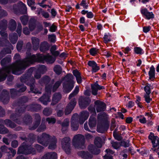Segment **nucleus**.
<instances>
[{"mask_svg":"<svg viewBox=\"0 0 159 159\" xmlns=\"http://www.w3.org/2000/svg\"><path fill=\"white\" fill-rule=\"evenodd\" d=\"M27 105H20V106H19V107L16 108V111L19 114H23L24 113L26 110L27 111Z\"/></svg>","mask_w":159,"mask_h":159,"instance_id":"79ce46f5","label":"nucleus"},{"mask_svg":"<svg viewBox=\"0 0 159 159\" xmlns=\"http://www.w3.org/2000/svg\"><path fill=\"white\" fill-rule=\"evenodd\" d=\"M27 111L31 112H38L41 109L40 105L37 103H32L27 105Z\"/></svg>","mask_w":159,"mask_h":159,"instance_id":"6ab92c4d","label":"nucleus"},{"mask_svg":"<svg viewBox=\"0 0 159 159\" xmlns=\"http://www.w3.org/2000/svg\"><path fill=\"white\" fill-rule=\"evenodd\" d=\"M20 115L19 114L15 113H12L10 116V119L16 123L21 125L22 123V121L19 118Z\"/></svg>","mask_w":159,"mask_h":159,"instance_id":"cd10ccee","label":"nucleus"},{"mask_svg":"<svg viewBox=\"0 0 159 159\" xmlns=\"http://www.w3.org/2000/svg\"><path fill=\"white\" fill-rule=\"evenodd\" d=\"M94 104L96 106V110L98 113L104 111H105L107 105L103 102L99 100H97L94 102Z\"/></svg>","mask_w":159,"mask_h":159,"instance_id":"f8f14e48","label":"nucleus"},{"mask_svg":"<svg viewBox=\"0 0 159 159\" xmlns=\"http://www.w3.org/2000/svg\"><path fill=\"white\" fill-rule=\"evenodd\" d=\"M80 5L83 7L84 8L86 9H87L89 7V5L86 2V0H82L80 4L78 3L75 6V8L77 9H80Z\"/></svg>","mask_w":159,"mask_h":159,"instance_id":"58836bf2","label":"nucleus"},{"mask_svg":"<svg viewBox=\"0 0 159 159\" xmlns=\"http://www.w3.org/2000/svg\"><path fill=\"white\" fill-rule=\"evenodd\" d=\"M76 104L75 98L72 99L70 102L66 106L65 109V115H68L70 114L75 108Z\"/></svg>","mask_w":159,"mask_h":159,"instance_id":"9b49d317","label":"nucleus"},{"mask_svg":"<svg viewBox=\"0 0 159 159\" xmlns=\"http://www.w3.org/2000/svg\"><path fill=\"white\" fill-rule=\"evenodd\" d=\"M29 99L28 97L26 96H23L21 97L17 102V104L18 106L20 105H25L24 104L28 101Z\"/></svg>","mask_w":159,"mask_h":159,"instance_id":"ea45409f","label":"nucleus"},{"mask_svg":"<svg viewBox=\"0 0 159 159\" xmlns=\"http://www.w3.org/2000/svg\"><path fill=\"white\" fill-rule=\"evenodd\" d=\"M40 56V54H38L37 57L34 55H31V53H27L26 52V56L25 58L23 59V62L24 63V66H26V67L32 64L35 62H40V60L39 59V57Z\"/></svg>","mask_w":159,"mask_h":159,"instance_id":"20e7f679","label":"nucleus"},{"mask_svg":"<svg viewBox=\"0 0 159 159\" xmlns=\"http://www.w3.org/2000/svg\"><path fill=\"white\" fill-rule=\"evenodd\" d=\"M74 85V82H67L66 84H64L63 85L64 91L66 93H70L73 89Z\"/></svg>","mask_w":159,"mask_h":159,"instance_id":"4be33fe9","label":"nucleus"},{"mask_svg":"<svg viewBox=\"0 0 159 159\" xmlns=\"http://www.w3.org/2000/svg\"><path fill=\"white\" fill-rule=\"evenodd\" d=\"M20 82L22 83H21L16 84V88H20L19 90H18V93H22L25 92L27 88L26 86L24 85L23 84L24 83L22 82L21 81Z\"/></svg>","mask_w":159,"mask_h":159,"instance_id":"a19ab883","label":"nucleus"},{"mask_svg":"<svg viewBox=\"0 0 159 159\" xmlns=\"http://www.w3.org/2000/svg\"><path fill=\"white\" fill-rule=\"evenodd\" d=\"M11 61V58L10 56H7L2 59L0 63L3 67L2 70L3 71H7L9 70V67L7 65L10 63Z\"/></svg>","mask_w":159,"mask_h":159,"instance_id":"dca6fc26","label":"nucleus"},{"mask_svg":"<svg viewBox=\"0 0 159 159\" xmlns=\"http://www.w3.org/2000/svg\"><path fill=\"white\" fill-rule=\"evenodd\" d=\"M94 143L97 148H101L102 144V139L99 137L96 138L94 140Z\"/></svg>","mask_w":159,"mask_h":159,"instance_id":"37998d69","label":"nucleus"},{"mask_svg":"<svg viewBox=\"0 0 159 159\" xmlns=\"http://www.w3.org/2000/svg\"><path fill=\"white\" fill-rule=\"evenodd\" d=\"M41 13L42 16L45 18H48L49 17V15L48 12L43 10L42 8H40L39 9L38 14Z\"/></svg>","mask_w":159,"mask_h":159,"instance_id":"4d7b16f0","label":"nucleus"},{"mask_svg":"<svg viewBox=\"0 0 159 159\" xmlns=\"http://www.w3.org/2000/svg\"><path fill=\"white\" fill-rule=\"evenodd\" d=\"M9 39L11 43L15 44L16 43L18 40L17 34L16 33H11L9 35Z\"/></svg>","mask_w":159,"mask_h":159,"instance_id":"2f4dec72","label":"nucleus"},{"mask_svg":"<svg viewBox=\"0 0 159 159\" xmlns=\"http://www.w3.org/2000/svg\"><path fill=\"white\" fill-rule=\"evenodd\" d=\"M39 59L40 60V63H44L45 62L47 64H52L56 60L55 57L49 55V53L46 55L40 54V56L39 57Z\"/></svg>","mask_w":159,"mask_h":159,"instance_id":"6e6552de","label":"nucleus"},{"mask_svg":"<svg viewBox=\"0 0 159 159\" xmlns=\"http://www.w3.org/2000/svg\"><path fill=\"white\" fill-rule=\"evenodd\" d=\"M57 153L54 152H51L45 154L41 159H57Z\"/></svg>","mask_w":159,"mask_h":159,"instance_id":"393cba45","label":"nucleus"},{"mask_svg":"<svg viewBox=\"0 0 159 159\" xmlns=\"http://www.w3.org/2000/svg\"><path fill=\"white\" fill-rule=\"evenodd\" d=\"M111 35L110 33H105L104 35V36L103 38V39H104V42L105 43H107L108 42L111 41Z\"/></svg>","mask_w":159,"mask_h":159,"instance_id":"8fccbe9b","label":"nucleus"},{"mask_svg":"<svg viewBox=\"0 0 159 159\" xmlns=\"http://www.w3.org/2000/svg\"><path fill=\"white\" fill-rule=\"evenodd\" d=\"M10 45L11 47H12L8 40H7L6 39H3L2 38L0 37V46L6 47Z\"/></svg>","mask_w":159,"mask_h":159,"instance_id":"c03bdc74","label":"nucleus"},{"mask_svg":"<svg viewBox=\"0 0 159 159\" xmlns=\"http://www.w3.org/2000/svg\"><path fill=\"white\" fill-rule=\"evenodd\" d=\"M22 123L23 122L26 125L31 124L32 122V116L29 114H25L22 119Z\"/></svg>","mask_w":159,"mask_h":159,"instance_id":"c85d7f7f","label":"nucleus"},{"mask_svg":"<svg viewBox=\"0 0 159 159\" xmlns=\"http://www.w3.org/2000/svg\"><path fill=\"white\" fill-rule=\"evenodd\" d=\"M36 26V21L34 18H31L29 23V28L30 31H32L35 29Z\"/></svg>","mask_w":159,"mask_h":159,"instance_id":"f704fd0d","label":"nucleus"},{"mask_svg":"<svg viewBox=\"0 0 159 159\" xmlns=\"http://www.w3.org/2000/svg\"><path fill=\"white\" fill-rule=\"evenodd\" d=\"M36 138V135L32 133H30L28 135V141L30 143H32L35 142Z\"/></svg>","mask_w":159,"mask_h":159,"instance_id":"a18cd8bd","label":"nucleus"},{"mask_svg":"<svg viewBox=\"0 0 159 159\" xmlns=\"http://www.w3.org/2000/svg\"><path fill=\"white\" fill-rule=\"evenodd\" d=\"M14 59L16 60L11 65L12 73L16 75H20L26 69V66H24L23 59H21L20 55L18 53L15 55Z\"/></svg>","mask_w":159,"mask_h":159,"instance_id":"f03ea898","label":"nucleus"},{"mask_svg":"<svg viewBox=\"0 0 159 159\" xmlns=\"http://www.w3.org/2000/svg\"><path fill=\"white\" fill-rule=\"evenodd\" d=\"M10 99L9 93L5 89L2 90L0 95V101L4 104H7Z\"/></svg>","mask_w":159,"mask_h":159,"instance_id":"4468645a","label":"nucleus"},{"mask_svg":"<svg viewBox=\"0 0 159 159\" xmlns=\"http://www.w3.org/2000/svg\"><path fill=\"white\" fill-rule=\"evenodd\" d=\"M95 107H96L95 106V105H93V104H91L88 107V110L91 113L96 114V112Z\"/></svg>","mask_w":159,"mask_h":159,"instance_id":"680f3d73","label":"nucleus"},{"mask_svg":"<svg viewBox=\"0 0 159 159\" xmlns=\"http://www.w3.org/2000/svg\"><path fill=\"white\" fill-rule=\"evenodd\" d=\"M23 44V42L22 41H19L17 43L16 45V48L17 51L20 52L22 48Z\"/></svg>","mask_w":159,"mask_h":159,"instance_id":"69168bd1","label":"nucleus"},{"mask_svg":"<svg viewBox=\"0 0 159 159\" xmlns=\"http://www.w3.org/2000/svg\"><path fill=\"white\" fill-rule=\"evenodd\" d=\"M20 20L23 25H26L28 22L29 17L27 16L23 15L20 17Z\"/></svg>","mask_w":159,"mask_h":159,"instance_id":"3c124183","label":"nucleus"},{"mask_svg":"<svg viewBox=\"0 0 159 159\" xmlns=\"http://www.w3.org/2000/svg\"><path fill=\"white\" fill-rule=\"evenodd\" d=\"M77 113L74 114L72 116L71 121V129L73 131H76L78 129L79 123L76 117L78 116Z\"/></svg>","mask_w":159,"mask_h":159,"instance_id":"2eb2a0df","label":"nucleus"},{"mask_svg":"<svg viewBox=\"0 0 159 159\" xmlns=\"http://www.w3.org/2000/svg\"><path fill=\"white\" fill-rule=\"evenodd\" d=\"M52 110L49 108H45L43 111V114L46 116H50L52 114Z\"/></svg>","mask_w":159,"mask_h":159,"instance_id":"bf43d9fd","label":"nucleus"},{"mask_svg":"<svg viewBox=\"0 0 159 159\" xmlns=\"http://www.w3.org/2000/svg\"><path fill=\"white\" fill-rule=\"evenodd\" d=\"M148 139L151 141V143L153 146L155 147L154 145L156 143V141L159 139V138L157 136H155L154 134L152 132H150L148 137Z\"/></svg>","mask_w":159,"mask_h":159,"instance_id":"473e14b6","label":"nucleus"},{"mask_svg":"<svg viewBox=\"0 0 159 159\" xmlns=\"http://www.w3.org/2000/svg\"><path fill=\"white\" fill-rule=\"evenodd\" d=\"M28 147V145L24 143H23L18 148L17 154H23L27 155Z\"/></svg>","mask_w":159,"mask_h":159,"instance_id":"412c9836","label":"nucleus"},{"mask_svg":"<svg viewBox=\"0 0 159 159\" xmlns=\"http://www.w3.org/2000/svg\"><path fill=\"white\" fill-rule=\"evenodd\" d=\"M134 52L137 54L142 55L144 53L143 50L139 47H135L134 48Z\"/></svg>","mask_w":159,"mask_h":159,"instance_id":"5fc2aeb1","label":"nucleus"},{"mask_svg":"<svg viewBox=\"0 0 159 159\" xmlns=\"http://www.w3.org/2000/svg\"><path fill=\"white\" fill-rule=\"evenodd\" d=\"M91 100L89 97H82L79 99V106L82 109H85L90 104Z\"/></svg>","mask_w":159,"mask_h":159,"instance_id":"9d476101","label":"nucleus"},{"mask_svg":"<svg viewBox=\"0 0 159 159\" xmlns=\"http://www.w3.org/2000/svg\"><path fill=\"white\" fill-rule=\"evenodd\" d=\"M97 124L96 119L94 117L91 116L89 120V125L91 129L95 127Z\"/></svg>","mask_w":159,"mask_h":159,"instance_id":"c9c22d12","label":"nucleus"},{"mask_svg":"<svg viewBox=\"0 0 159 159\" xmlns=\"http://www.w3.org/2000/svg\"><path fill=\"white\" fill-rule=\"evenodd\" d=\"M51 78L48 75H44L41 79V81L45 84H48L51 81Z\"/></svg>","mask_w":159,"mask_h":159,"instance_id":"864d4df0","label":"nucleus"},{"mask_svg":"<svg viewBox=\"0 0 159 159\" xmlns=\"http://www.w3.org/2000/svg\"><path fill=\"white\" fill-rule=\"evenodd\" d=\"M61 84V82L58 81L56 82L53 85L52 88V91L53 92H56L57 89L59 88Z\"/></svg>","mask_w":159,"mask_h":159,"instance_id":"e2e57ef3","label":"nucleus"},{"mask_svg":"<svg viewBox=\"0 0 159 159\" xmlns=\"http://www.w3.org/2000/svg\"><path fill=\"white\" fill-rule=\"evenodd\" d=\"M155 70L154 66L153 65H152L150 67V70L148 72V75L149 78L148 80H151L153 81L155 78Z\"/></svg>","mask_w":159,"mask_h":159,"instance_id":"c756f323","label":"nucleus"},{"mask_svg":"<svg viewBox=\"0 0 159 159\" xmlns=\"http://www.w3.org/2000/svg\"><path fill=\"white\" fill-rule=\"evenodd\" d=\"M48 39L52 43H54L56 41V36L54 34L48 35Z\"/></svg>","mask_w":159,"mask_h":159,"instance_id":"052dcab7","label":"nucleus"},{"mask_svg":"<svg viewBox=\"0 0 159 159\" xmlns=\"http://www.w3.org/2000/svg\"><path fill=\"white\" fill-rule=\"evenodd\" d=\"M34 71H35L34 78L37 79L40 78L42 74L36 70L35 67H32L28 69L27 72L20 77V80L22 82H24L26 84L30 86L31 93H39V91L36 89H35V80L32 76V73Z\"/></svg>","mask_w":159,"mask_h":159,"instance_id":"f257e3e1","label":"nucleus"},{"mask_svg":"<svg viewBox=\"0 0 159 159\" xmlns=\"http://www.w3.org/2000/svg\"><path fill=\"white\" fill-rule=\"evenodd\" d=\"M143 89L146 93L145 94H150L151 93V84L148 82L146 83L145 84V86L143 88Z\"/></svg>","mask_w":159,"mask_h":159,"instance_id":"603ef678","label":"nucleus"},{"mask_svg":"<svg viewBox=\"0 0 159 159\" xmlns=\"http://www.w3.org/2000/svg\"><path fill=\"white\" fill-rule=\"evenodd\" d=\"M50 46V44L47 41H43L40 45L39 50L41 52L45 53L49 50Z\"/></svg>","mask_w":159,"mask_h":159,"instance_id":"aec40b11","label":"nucleus"},{"mask_svg":"<svg viewBox=\"0 0 159 159\" xmlns=\"http://www.w3.org/2000/svg\"><path fill=\"white\" fill-rule=\"evenodd\" d=\"M52 136L45 133H43L42 134L38 136L37 140L38 143L42 145L47 147L49 143L50 139Z\"/></svg>","mask_w":159,"mask_h":159,"instance_id":"39448f33","label":"nucleus"},{"mask_svg":"<svg viewBox=\"0 0 159 159\" xmlns=\"http://www.w3.org/2000/svg\"><path fill=\"white\" fill-rule=\"evenodd\" d=\"M112 146L114 148L117 149L120 148L121 146L120 143L117 142H112L111 143Z\"/></svg>","mask_w":159,"mask_h":159,"instance_id":"0e129e2a","label":"nucleus"},{"mask_svg":"<svg viewBox=\"0 0 159 159\" xmlns=\"http://www.w3.org/2000/svg\"><path fill=\"white\" fill-rule=\"evenodd\" d=\"M72 143L75 148L83 149L85 148V139L84 136L81 134L75 135L73 138Z\"/></svg>","mask_w":159,"mask_h":159,"instance_id":"7ed1b4c3","label":"nucleus"},{"mask_svg":"<svg viewBox=\"0 0 159 159\" xmlns=\"http://www.w3.org/2000/svg\"><path fill=\"white\" fill-rule=\"evenodd\" d=\"M43 104L46 105L48 102L50 101V97L48 94H45L41 97L39 99Z\"/></svg>","mask_w":159,"mask_h":159,"instance_id":"72a5a7b5","label":"nucleus"},{"mask_svg":"<svg viewBox=\"0 0 159 159\" xmlns=\"http://www.w3.org/2000/svg\"><path fill=\"white\" fill-rule=\"evenodd\" d=\"M62 70V68L59 65H57L53 68L54 71L58 75H59L61 74Z\"/></svg>","mask_w":159,"mask_h":159,"instance_id":"09e8293b","label":"nucleus"},{"mask_svg":"<svg viewBox=\"0 0 159 159\" xmlns=\"http://www.w3.org/2000/svg\"><path fill=\"white\" fill-rule=\"evenodd\" d=\"M0 123H4L7 127L12 129L15 128L16 126L15 123L9 119H6L5 120L0 119Z\"/></svg>","mask_w":159,"mask_h":159,"instance_id":"5701e85b","label":"nucleus"},{"mask_svg":"<svg viewBox=\"0 0 159 159\" xmlns=\"http://www.w3.org/2000/svg\"><path fill=\"white\" fill-rule=\"evenodd\" d=\"M66 81L67 82H74L73 80V76L71 73H68L65 76Z\"/></svg>","mask_w":159,"mask_h":159,"instance_id":"13d9d810","label":"nucleus"},{"mask_svg":"<svg viewBox=\"0 0 159 159\" xmlns=\"http://www.w3.org/2000/svg\"><path fill=\"white\" fill-rule=\"evenodd\" d=\"M79 155L84 159H91L93 157V156L88 151H80L79 152Z\"/></svg>","mask_w":159,"mask_h":159,"instance_id":"7c9ffc66","label":"nucleus"},{"mask_svg":"<svg viewBox=\"0 0 159 159\" xmlns=\"http://www.w3.org/2000/svg\"><path fill=\"white\" fill-rule=\"evenodd\" d=\"M57 140L56 137L53 136L50 139L49 143L48 144V148L52 150L55 149L57 147Z\"/></svg>","mask_w":159,"mask_h":159,"instance_id":"b1692460","label":"nucleus"},{"mask_svg":"<svg viewBox=\"0 0 159 159\" xmlns=\"http://www.w3.org/2000/svg\"><path fill=\"white\" fill-rule=\"evenodd\" d=\"M9 72V70L7 71L0 70V82L4 81L7 78V84L11 85L12 84V82L14 79V76L12 75H7V72Z\"/></svg>","mask_w":159,"mask_h":159,"instance_id":"0eeeda50","label":"nucleus"},{"mask_svg":"<svg viewBox=\"0 0 159 159\" xmlns=\"http://www.w3.org/2000/svg\"><path fill=\"white\" fill-rule=\"evenodd\" d=\"M8 132V130L4 125L2 124H0V134H5Z\"/></svg>","mask_w":159,"mask_h":159,"instance_id":"6e6d98bb","label":"nucleus"},{"mask_svg":"<svg viewBox=\"0 0 159 159\" xmlns=\"http://www.w3.org/2000/svg\"><path fill=\"white\" fill-rule=\"evenodd\" d=\"M32 43L33 45V49L34 51H37L39 47V39L35 37L31 38Z\"/></svg>","mask_w":159,"mask_h":159,"instance_id":"bb28decb","label":"nucleus"},{"mask_svg":"<svg viewBox=\"0 0 159 159\" xmlns=\"http://www.w3.org/2000/svg\"><path fill=\"white\" fill-rule=\"evenodd\" d=\"M46 128L45 125L44 124L41 123L38 128L37 129V131L39 132H43Z\"/></svg>","mask_w":159,"mask_h":159,"instance_id":"774afa93","label":"nucleus"},{"mask_svg":"<svg viewBox=\"0 0 159 159\" xmlns=\"http://www.w3.org/2000/svg\"><path fill=\"white\" fill-rule=\"evenodd\" d=\"M79 87L78 86H75L73 91L69 95L68 98L69 99H71L72 98L76 95L79 93Z\"/></svg>","mask_w":159,"mask_h":159,"instance_id":"49530a36","label":"nucleus"},{"mask_svg":"<svg viewBox=\"0 0 159 159\" xmlns=\"http://www.w3.org/2000/svg\"><path fill=\"white\" fill-rule=\"evenodd\" d=\"M61 98V95L59 93H55L53 95L51 105L54 106L57 103Z\"/></svg>","mask_w":159,"mask_h":159,"instance_id":"a878e982","label":"nucleus"},{"mask_svg":"<svg viewBox=\"0 0 159 159\" xmlns=\"http://www.w3.org/2000/svg\"><path fill=\"white\" fill-rule=\"evenodd\" d=\"M62 148L67 154L71 153L70 139L69 137H66L62 139L61 141Z\"/></svg>","mask_w":159,"mask_h":159,"instance_id":"423d86ee","label":"nucleus"},{"mask_svg":"<svg viewBox=\"0 0 159 159\" xmlns=\"http://www.w3.org/2000/svg\"><path fill=\"white\" fill-rule=\"evenodd\" d=\"M7 20L3 19L0 22V30H5L7 26Z\"/></svg>","mask_w":159,"mask_h":159,"instance_id":"de8ad7c7","label":"nucleus"},{"mask_svg":"<svg viewBox=\"0 0 159 159\" xmlns=\"http://www.w3.org/2000/svg\"><path fill=\"white\" fill-rule=\"evenodd\" d=\"M16 23L15 20L11 19L10 20L8 24V28L12 31H14L16 29Z\"/></svg>","mask_w":159,"mask_h":159,"instance_id":"4c0bfd02","label":"nucleus"},{"mask_svg":"<svg viewBox=\"0 0 159 159\" xmlns=\"http://www.w3.org/2000/svg\"><path fill=\"white\" fill-rule=\"evenodd\" d=\"M91 87L92 94L94 96L97 95L98 90L104 89H105L104 86L99 85L98 84V81H96L94 84L92 85Z\"/></svg>","mask_w":159,"mask_h":159,"instance_id":"a211bd4d","label":"nucleus"},{"mask_svg":"<svg viewBox=\"0 0 159 159\" xmlns=\"http://www.w3.org/2000/svg\"><path fill=\"white\" fill-rule=\"evenodd\" d=\"M140 12L142 16L147 20H149L154 18V15L153 12L148 11L146 8H141Z\"/></svg>","mask_w":159,"mask_h":159,"instance_id":"ddd939ff","label":"nucleus"},{"mask_svg":"<svg viewBox=\"0 0 159 159\" xmlns=\"http://www.w3.org/2000/svg\"><path fill=\"white\" fill-rule=\"evenodd\" d=\"M18 5L16 8H13L14 13L16 14L25 15L27 13V8L26 5L22 2Z\"/></svg>","mask_w":159,"mask_h":159,"instance_id":"1a4fd4ad","label":"nucleus"},{"mask_svg":"<svg viewBox=\"0 0 159 159\" xmlns=\"http://www.w3.org/2000/svg\"><path fill=\"white\" fill-rule=\"evenodd\" d=\"M10 93L11 98L16 97L18 93V90L16 89L13 88L10 89Z\"/></svg>","mask_w":159,"mask_h":159,"instance_id":"338daca9","label":"nucleus"},{"mask_svg":"<svg viewBox=\"0 0 159 159\" xmlns=\"http://www.w3.org/2000/svg\"><path fill=\"white\" fill-rule=\"evenodd\" d=\"M109 127V125L107 121L99 124H98L97 127V131L100 133H103L107 131Z\"/></svg>","mask_w":159,"mask_h":159,"instance_id":"f3484780","label":"nucleus"},{"mask_svg":"<svg viewBox=\"0 0 159 159\" xmlns=\"http://www.w3.org/2000/svg\"><path fill=\"white\" fill-rule=\"evenodd\" d=\"M35 67L36 70L39 72L42 75L45 74L47 70L46 66L44 65L37 66Z\"/></svg>","mask_w":159,"mask_h":159,"instance_id":"e433bc0d","label":"nucleus"}]
</instances>
